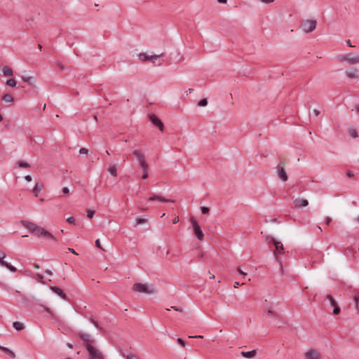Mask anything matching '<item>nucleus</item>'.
<instances>
[{
    "label": "nucleus",
    "mask_w": 359,
    "mask_h": 359,
    "mask_svg": "<svg viewBox=\"0 0 359 359\" xmlns=\"http://www.w3.org/2000/svg\"><path fill=\"white\" fill-rule=\"evenodd\" d=\"M80 154H87L88 153V150L84 147H82L79 151Z\"/></svg>",
    "instance_id": "41"
},
{
    "label": "nucleus",
    "mask_w": 359,
    "mask_h": 359,
    "mask_svg": "<svg viewBox=\"0 0 359 359\" xmlns=\"http://www.w3.org/2000/svg\"><path fill=\"white\" fill-rule=\"evenodd\" d=\"M149 121L152 123L153 125L156 126L158 128L160 131L163 132L164 130V125L163 122L160 120V118L155 114H150L149 116Z\"/></svg>",
    "instance_id": "10"
},
{
    "label": "nucleus",
    "mask_w": 359,
    "mask_h": 359,
    "mask_svg": "<svg viewBox=\"0 0 359 359\" xmlns=\"http://www.w3.org/2000/svg\"><path fill=\"white\" fill-rule=\"evenodd\" d=\"M147 222V219H143V218H137L136 219V223L135 224L136 225H138V224H144Z\"/></svg>",
    "instance_id": "36"
},
{
    "label": "nucleus",
    "mask_w": 359,
    "mask_h": 359,
    "mask_svg": "<svg viewBox=\"0 0 359 359\" xmlns=\"http://www.w3.org/2000/svg\"><path fill=\"white\" fill-rule=\"evenodd\" d=\"M178 222H179V217H175L172 219V223H173V224H177Z\"/></svg>",
    "instance_id": "58"
},
{
    "label": "nucleus",
    "mask_w": 359,
    "mask_h": 359,
    "mask_svg": "<svg viewBox=\"0 0 359 359\" xmlns=\"http://www.w3.org/2000/svg\"><path fill=\"white\" fill-rule=\"evenodd\" d=\"M25 226L31 232L34 233L38 226L36 224L30 222H26V224H24Z\"/></svg>",
    "instance_id": "17"
},
{
    "label": "nucleus",
    "mask_w": 359,
    "mask_h": 359,
    "mask_svg": "<svg viewBox=\"0 0 359 359\" xmlns=\"http://www.w3.org/2000/svg\"><path fill=\"white\" fill-rule=\"evenodd\" d=\"M13 326L17 331L22 330L25 327L24 325L18 321L14 322Z\"/></svg>",
    "instance_id": "25"
},
{
    "label": "nucleus",
    "mask_w": 359,
    "mask_h": 359,
    "mask_svg": "<svg viewBox=\"0 0 359 359\" xmlns=\"http://www.w3.org/2000/svg\"><path fill=\"white\" fill-rule=\"evenodd\" d=\"M41 306L43 308V309H44L47 313H48L50 315V316H51L52 318L54 316V314H53V311H52L49 308L46 307V306Z\"/></svg>",
    "instance_id": "39"
},
{
    "label": "nucleus",
    "mask_w": 359,
    "mask_h": 359,
    "mask_svg": "<svg viewBox=\"0 0 359 359\" xmlns=\"http://www.w3.org/2000/svg\"><path fill=\"white\" fill-rule=\"evenodd\" d=\"M43 189V184L36 183L33 189V193L34 194L35 196H38V193L41 191Z\"/></svg>",
    "instance_id": "23"
},
{
    "label": "nucleus",
    "mask_w": 359,
    "mask_h": 359,
    "mask_svg": "<svg viewBox=\"0 0 359 359\" xmlns=\"http://www.w3.org/2000/svg\"><path fill=\"white\" fill-rule=\"evenodd\" d=\"M305 358L306 359H320L321 356L318 351L311 349L305 353Z\"/></svg>",
    "instance_id": "11"
},
{
    "label": "nucleus",
    "mask_w": 359,
    "mask_h": 359,
    "mask_svg": "<svg viewBox=\"0 0 359 359\" xmlns=\"http://www.w3.org/2000/svg\"><path fill=\"white\" fill-rule=\"evenodd\" d=\"M346 75L350 79H358L359 76L358 70L356 68H352L346 72Z\"/></svg>",
    "instance_id": "16"
},
{
    "label": "nucleus",
    "mask_w": 359,
    "mask_h": 359,
    "mask_svg": "<svg viewBox=\"0 0 359 359\" xmlns=\"http://www.w3.org/2000/svg\"><path fill=\"white\" fill-rule=\"evenodd\" d=\"M353 301L355 303V309L358 313L359 312V296L355 294L353 296Z\"/></svg>",
    "instance_id": "27"
},
{
    "label": "nucleus",
    "mask_w": 359,
    "mask_h": 359,
    "mask_svg": "<svg viewBox=\"0 0 359 359\" xmlns=\"http://www.w3.org/2000/svg\"><path fill=\"white\" fill-rule=\"evenodd\" d=\"M6 253L0 250V265L1 266L2 262H5L6 261L4 259L6 257Z\"/></svg>",
    "instance_id": "35"
},
{
    "label": "nucleus",
    "mask_w": 359,
    "mask_h": 359,
    "mask_svg": "<svg viewBox=\"0 0 359 359\" xmlns=\"http://www.w3.org/2000/svg\"><path fill=\"white\" fill-rule=\"evenodd\" d=\"M217 1L220 4H226L227 0H217Z\"/></svg>",
    "instance_id": "64"
},
{
    "label": "nucleus",
    "mask_w": 359,
    "mask_h": 359,
    "mask_svg": "<svg viewBox=\"0 0 359 359\" xmlns=\"http://www.w3.org/2000/svg\"><path fill=\"white\" fill-rule=\"evenodd\" d=\"M22 79L25 82L29 83L32 80V76H22Z\"/></svg>",
    "instance_id": "43"
},
{
    "label": "nucleus",
    "mask_w": 359,
    "mask_h": 359,
    "mask_svg": "<svg viewBox=\"0 0 359 359\" xmlns=\"http://www.w3.org/2000/svg\"><path fill=\"white\" fill-rule=\"evenodd\" d=\"M55 64L57 65L60 70L65 69V65L61 62L56 61Z\"/></svg>",
    "instance_id": "42"
},
{
    "label": "nucleus",
    "mask_w": 359,
    "mask_h": 359,
    "mask_svg": "<svg viewBox=\"0 0 359 359\" xmlns=\"http://www.w3.org/2000/svg\"><path fill=\"white\" fill-rule=\"evenodd\" d=\"M317 25V22L315 20H306L302 22L301 28L302 30L306 32L309 33L311 32H313Z\"/></svg>",
    "instance_id": "5"
},
{
    "label": "nucleus",
    "mask_w": 359,
    "mask_h": 359,
    "mask_svg": "<svg viewBox=\"0 0 359 359\" xmlns=\"http://www.w3.org/2000/svg\"><path fill=\"white\" fill-rule=\"evenodd\" d=\"M276 172L278 178L283 182H286L288 179L287 175L285 170V163L283 162H280L276 167Z\"/></svg>",
    "instance_id": "7"
},
{
    "label": "nucleus",
    "mask_w": 359,
    "mask_h": 359,
    "mask_svg": "<svg viewBox=\"0 0 359 359\" xmlns=\"http://www.w3.org/2000/svg\"><path fill=\"white\" fill-rule=\"evenodd\" d=\"M190 222L192 224V226L194 229V235L196 236V237L199 241L203 240V238H204L203 233L199 224H198V222H196V220L195 219V218L194 217H191Z\"/></svg>",
    "instance_id": "6"
},
{
    "label": "nucleus",
    "mask_w": 359,
    "mask_h": 359,
    "mask_svg": "<svg viewBox=\"0 0 359 359\" xmlns=\"http://www.w3.org/2000/svg\"><path fill=\"white\" fill-rule=\"evenodd\" d=\"M267 313L269 316H276V317L278 316V314L271 309H269L267 311Z\"/></svg>",
    "instance_id": "45"
},
{
    "label": "nucleus",
    "mask_w": 359,
    "mask_h": 359,
    "mask_svg": "<svg viewBox=\"0 0 359 359\" xmlns=\"http://www.w3.org/2000/svg\"><path fill=\"white\" fill-rule=\"evenodd\" d=\"M346 44L350 47H353V46L351 44V42L349 39L346 40Z\"/></svg>",
    "instance_id": "62"
},
{
    "label": "nucleus",
    "mask_w": 359,
    "mask_h": 359,
    "mask_svg": "<svg viewBox=\"0 0 359 359\" xmlns=\"http://www.w3.org/2000/svg\"><path fill=\"white\" fill-rule=\"evenodd\" d=\"M1 100H2V101H4L5 102H9V103H12L14 101L13 97L11 95L8 94V93L3 95Z\"/></svg>",
    "instance_id": "21"
},
{
    "label": "nucleus",
    "mask_w": 359,
    "mask_h": 359,
    "mask_svg": "<svg viewBox=\"0 0 359 359\" xmlns=\"http://www.w3.org/2000/svg\"><path fill=\"white\" fill-rule=\"evenodd\" d=\"M108 171L114 177L117 176V170H116V167L115 165H110L108 168Z\"/></svg>",
    "instance_id": "26"
},
{
    "label": "nucleus",
    "mask_w": 359,
    "mask_h": 359,
    "mask_svg": "<svg viewBox=\"0 0 359 359\" xmlns=\"http://www.w3.org/2000/svg\"><path fill=\"white\" fill-rule=\"evenodd\" d=\"M337 59L340 62H346L350 65H355L359 63V53L354 55L351 54L339 55Z\"/></svg>",
    "instance_id": "4"
},
{
    "label": "nucleus",
    "mask_w": 359,
    "mask_h": 359,
    "mask_svg": "<svg viewBox=\"0 0 359 359\" xmlns=\"http://www.w3.org/2000/svg\"><path fill=\"white\" fill-rule=\"evenodd\" d=\"M256 353L257 351L255 349L250 351H242L241 353V355L246 358H252L255 356Z\"/></svg>",
    "instance_id": "18"
},
{
    "label": "nucleus",
    "mask_w": 359,
    "mask_h": 359,
    "mask_svg": "<svg viewBox=\"0 0 359 359\" xmlns=\"http://www.w3.org/2000/svg\"><path fill=\"white\" fill-rule=\"evenodd\" d=\"M45 273H46L47 275H48V276H52V275H53L52 271H51L50 270H49V269H46V270L45 271Z\"/></svg>",
    "instance_id": "59"
},
{
    "label": "nucleus",
    "mask_w": 359,
    "mask_h": 359,
    "mask_svg": "<svg viewBox=\"0 0 359 359\" xmlns=\"http://www.w3.org/2000/svg\"><path fill=\"white\" fill-rule=\"evenodd\" d=\"M189 338L202 339V338H203V337L202 335H196V336H190Z\"/></svg>",
    "instance_id": "56"
},
{
    "label": "nucleus",
    "mask_w": 359,
    "mask_h": 359,
    "mask_svg": "<svg viewBox=\"0 0 359 359\" xmlns=\"http://www.w3.org/2000/svg\"><path fill=\"white\" fill-rule=\"evenodd\" d=\"M95 245L97 248H98L99 249H100L102 251H105L104 249H103V248L102 247L101 244H100V241L99 239H97L95 241Z\"/></svg>",
    "instance_id": "40"
},
{
    "label": "nucleus",
    "mask_w": 359,
    "mask_h": 359,
    "mask_svg": "<svg viewBox=\"0 0 359 359\" xmlns=\"http://www.w3.org/2000/svg\"><path fill=\"white\" fill-rule=\"evenodd\" d=\"M259 1L264 3V4H269L271 2H273L274 0H259Z\"/></svg>",
    "instance_id": "53"
},
{
    "label": "nucleus",
    "mask_w": 359,
    "mask_h": 359,
    "mask_svg": "<svg viewBox=\"0 0 359 359\" xmlns=\"http://www.w3.org/2000/svg\"><path fill=\"white\" fill-rule=\"evenodd\" d=\"M171 309L177 311L182 312V309L177 307L175 306H171Z\"/></svg>",
    "instance_id": "51"
},
{
    "label": "nucleus",
    "mask_w": 359,
    "mask_h": 359,
    "mask_svg": "<svg viewBox=\"0 0 359 359\" xmlns=\"http://www.w3.org/2000/svg\"><path fill=\"white\" fill-rule=\"evenodd\" d=\"M201 213L203 214V215L208 214L209 212H210L209 208L205 207V206L201 207Z\"/></svg>",
    "instance_id": "37"
},
{
    "label": "nucleus",
    "mask_w": 359,
    "mask_h": 359,
    "mask_svg": "<svg viewBox=\"0 0 359 359\" xmlns=\"http://www.w3.org/2000/svg\"><path fill=\"white\" fill-rule=\"evenodd\" d=\"M67 250L69 252H70L73 254L77 255V253L75 252V250L74 249L69 248Z\"/></svg>",
    "instance_id": "61"
},
{
    "label": "nucleus",
    "mask_w": 359,
    "mask_h": 359,
    "mask_svg": "<svg viewBox=\"0 0 359 359\" xmlns=\"http://www.w3.org/2000/svg\"><path fill=\"white\" fill-rule=\"evenodd\" d=\"M294 205L295 208H301L307 206L309 205V201L304 198H296L294 200Z\"/></svg>",
    "instance_id": "13"
},
{
    "label": "nucleus",
    "mask_w": 359,
    "mask_h": 359,
    "mask_svg": "<svg viewBox=\"0 0 359 359\" xmlns=\"http://www.w3.org/2000/svg\"><path fill=\"white\" fill-rule=\"evenodd\" d=\"M267 241H268L269 243H272L274 245L275 248H276V250H274V252H273L274 257H276V261L280 264V270L282 271V273H283L282 262L278 259V254L283 253V245L281 242L276 241L273 237H271V238L268 237Z\"/></svg>",
    "instance_id": "3"
},
{
    "label": "nucleus",
    "mask_w": 359,
    "mask_h": 359,
    "mask_svg": "<svg viewBox=\"0 0 359 359\" xmlns=\"http://www.w3.org/2000/svg\"><path fill=\"white\" fill-rule=\"evenodd\" d=\"M127 359H137L135 355L129 354L127 355Z\"/></svg>",
    "instance_id": "55"
},
{
    "label": "nucleus",
    "mask_w": 359,
    "mask_h": 359,
    "mask_svg": "<svg viewBox=\"0 0 359 359\" xmlns=\"http://www.w3.org/2000/svg\"><path fill=\"white\" fill-rule=\"evenodd\" d=\"M244 283H240L239 282L236 281L234 283V287L237 288L239 285H242Z\"/></svg>",
    "instance_id": "57"
},
{
    "label": "nucleus",
    "mask_w": 359,
    "mask_h": 359,
    "mask_svg": "<svg viewBox=\"0 0 359 359\" xmlns=\"http://www.w3.org/2000/svg\"><path fill=\"white\" fill-rule=\"evenodd\" d=\"M1 266L7 268L12 272H15L17 271V269L15 266H12L11 264L8 263L7 262H2Z\"/></svg>",
    "instance_id": "24"
},
{
    "label": "nucleus",
    "mask_w": 359,
    "mask_h": 359,
    "mask_svg": "<svg viewBox=\"0 0 359 359\" xmlns=\"http://www.w3.org/2000/svg\"><path fill=\"white\" fill-rule=\"evenodd\" d=\"M149 201H158L159 202H164V203H170V202L174 203L175 202V201H173V200L166 199V198H163V196H161L160 195H156V194H153L151 196H150L149 198Z\"/></svg>",
    "instance_id": "12"
},
{
    "label": "nucleus",
    "mask_w": 359,
    "mask_h": 359,
    "mask_svg": "<svg viewBox=\"0 0 359 359\" xmlns=\"http://www.w3.org/2000/svg\"><path fill=\"white\" fill-rule=\"evenodd\" d=\"M2 71L4 73V75L6 76H11L13 74V70L6 66H4L3 67Z\"/></svg>",
    "instance_id": "22"
},
{
    "label": "nucleus",
    "mask_w": 359,
    "mask_h": 359,
    "mask_svg": "<svg viewBox=\"0 0 359 359\" xmlns=\"http://www.w3.org/2000/svg\"><path fill=\"white\" fill-rule=\"evenodd\" d=\"M346 175H347L348 177H353V176H354V175H353V172H352V171H351V170L347 171V172H346Z\"/></svg>",
    "instance_id": "52"
},
{
    "label": "nucleus",
    "mask_w": 359,
    "mask_h": 359,
    "mask_svg": "<svg viewBox=\"0 0 359 359\" xmlns=\"http://www.w3.org/2000/svg\"><path fill=\"white\" fill-rule=\"evenodd\" d=\"M95 215V211L92 210H87V217L90 219L93 218V217Z\"/></svg>",
    "instance_id": "38"
},
{
    "label": "nucleus",
    "mask_w": 359,
    "mask_h": 359,
    "mask_svg": "<svg viewBox=\"0 0 359 359\" xmlns=\"http://www.w3.org/2000/svg\"><path fill=\"white\" fill-rule=\"evenodd\" d=\"M331 222H332V218L331 217H325V224L329 225Z\"/></svg>",
    "instance_id": "47"
},
{
    "label": "nucleus",
    "mask_w": 359,
    "mask_h": 359,
    "mask_svg": "<svg viewBox=\"0 0 359 359\" xmlns=\"http://www.w3.org/2000/svg\"><path fill=\"white\" fill-rule=\"evenodd\" d=\"M17 165L20 168H28L30 167V165L28 163L22 161H18Z\"/></svg>",
    "instance_id": "28"
},
{
    "label": "nucleus",
    "mask_w": 359,
    "mask_h": 359,
    "mask_svg": "<svg viewBox=\"0 0 359 359\" xmlns=\"http://www.w3.org/2000/svg\"><path fill=\"white\" fill-rule=\"evenodd\" d=\"M36 277H37V278H38L41 282H42V283L43 282V278H44V277H43V276L42 274H41V273H36Z\"/></svg>",
    "instance_id": "48"
},
{
    "label": "nucleus",
    "mask_w": 359,
    "mask_h": 359,
    "mask_svg": "<svg viewBox=\"0 0 359 359\" xmlns=\"http://www.w3.org/2000/svg\"><path fill=\"white\" fill-rule=\"evenodd\" d=\"M133 154L135 156V157L139 161L140 165H142L143 163H147L145 161L144 156L139 150H134L133 151Z\"/></svg>",
    "instance_id": "14"
},
{
    "label": "nucleus",
    "mask_w": 359,
    "mask_h": 359,
    "mask_svg": "<svg viewBox=\"0 0 359 359\" xmlns=\"http://www.w3.org/2000/svg\"><path fill=\"white\" fill-rule=\"evenodd\" d=\"M140 166L142 168V169L143 170V175H142V178L143 180H146L149 175V165H148L147 163H143L142 165H141Z\"/></svg>",
    "instance_id": "19"
},
{
    "label": "nucleus",
    "mask_w": 359,
    "mask_h": 359,
    "mask_svg": "<svg viewBox=\"0 0 359 359\" xmlns=\"http://www.w3.org/2000/svg\"><path fill=\"white\" fill-rule=\"evenodd\" d=\"M313 112L316 116L320 114V111H318V109H313Z\"/></svg>",
    "instance_id": "60"
},
{
    "label": "nucleus",
    "mask_w": 359,
    "mask_h": 359,
    "mask_svg": "<svg viewBox=\"0 0 359 359\" xmlns=\"http://www.w3.org/2000/svg\"><path fill=\"white\" fill-rule=\"evenodd\" d=\"M326 299L330 301L331 306H334L337 304L334 297L330 294L327 295Z\"/></svg>",
    "instance_id": "30"
},
{
    "label": "nucleus",
    "mask_w": 359,
    "mask_h": 359,
    "mask_svg": "<svg viewBox=\"0 0 359 359\" xmlns=\"http://www.w3.org/2000/svg\"><path fill=\"white\" fill-rule=\"evenodd\" d=\"M76 335L82 341L83 346L88 351L89 359H104L102 353L93 346V344H95V339L90 334L79 331L76 333Z\"/></svg>",
    "instance_id": "1"
},
{
    "label": "nucleus",
    "mask_w": 359,
    "mask_h": 359,
    "mask_svg": "<svg viewBox=\"0 0 359 359\" xmlns=\"http://www.w3.org/2000/svg\"><path fill=\"white\" fill-rule=\"evenodd\" d=\"M207 104L208 100L206 98H203L198 102V106L199 107H205Z\"/></svg>",
    "instance_id": "32"
},
{
    "label": "nucleus",
    "mask_w": 359,
    "mask_h": 359,
    "mask_svg": "<svg viewBox=\"0 0 359 359\" xmlns=\"http://www.w3.org/2000/svg\"><path fill=\"white\" fill-rule=\"evenodd\" d=\"M193 92H194V89H193V88H189V89L186 91V93H187V95L188 93H193Z\"/></svg>",
    "instance_id": "63"
},
{
    "label": "nucleus",
    "mask_w": 359,
    "mask_h": 359,
    "mask_svg": "<svg viewBox=\"0 0 359 359\" xmlns=\"http://www.w3.org/2000/svg\"><path fill=\"white\" fill-rule=\"evenodd\" d=\"M237 271H238L241 275H242L243 278H245V276L247 275V273H245V272H243V271L241 270V269L240 267H238V268L237 269Z\"/></svg>",
    "instance_id": "49"
},
{
    "label": "nucleus",
    "mask_w": 359,
    "mask_h": 359,
    "mask_svg": "<svg viewBox=\"0 0 359 359\" xmlns=\"http://www.w3.org/2000/svg\"><path fill=\"white\" fill-rule=\"evenodd\" d=\"M89 320L97 327L100 328L99 326V322L97 320H95L92 316L89 318Z\"/></svg>",
    "instance_id": "34"
},
{
    "label": "nucleus",
    "mask_w": 359,
    "mask_h": 359,
    "mask_svg": "<svg viewBox=\"0 0 359 359\" xmlns=\"http://www.w3.org/2000/svg\"><path fill=\"white\" fill-rule=\"evenodd\" d=\"M62 191L63 194H67L69 193V189L68 187H63Z\"/></svg>",
    "instance_id": "50"
},
{
    "label": "nucleus",
    "mask_w": 359,
    "mask_h": 359,
    "mask_svg": "<svg viewBox=\"0 0 359 359\" xmlns=\"http://www.w3.org/2000/svg\"><path fill=\"white\" fill-rule=\"evenodd\" d=\"M332 306L334 307L333 313L334 315H338L341 311L339 306L337 305V304Z\"/></svg>",
    "instance_id": "33"
},
{
    "label": "nucleus",
    "mask_w": 359,
    "mask_h": 359,
    "mask_svg": "<svg viewBox=\"0 0 359 359\" xmlns=\"http://www.w3.org/2000/svg\"><path fill=\"white\" fill-rule=\"evenodd\" d=\"M50 290L55 292V294H58L61 298H62L63 299L65 300H67L68 298L66 295V294L63 292V290L62 289H60V287H56V286H53V287H50Z\"/></svg>",
    "instance_id": "15"
},
{
    "label": "nucleus",
    "mask_w": 359,
    "mask_h": 359,
    "mask_svg": "<svg viewBox=\"0 0 359 359\" xmlns=\"http://www.w3.org/2000/svg\"><path fill=\"white\" fill-rule=\"evenodd\" d=\"M67 222L69 223V224H74L75 222V219L74 217H69L67 219Z\"/></svg>",
    "instance_id": "46"
},
{
    "label": "nucleus",
    "mask_w": 359,
    "mask_h": 359,
    "mask_svg": "<svg viewBox=\"0 0 359 359\" xmlns=\"http://www.w3.org/2000/svg\"><path fill=\"white\" fill-rule=\"evenodd\" d=\"M349 134L353 138H357L358 137V133L354 128L349 129Z\"/></svg>",
    "instance_id": "31"
},
{
    "label": "nucleus",
    "mask_w": 359,
    "mask_h": 359,
    "mask_svg": "<svg viewBox=\"0 0 359 359\" xmlns=\"http://www.w3.org/2000/svg\"><path fill=\"white\" fill-rule=\"evenodd\" d=\"M132 290L134 292L144 293L147 294H154L156 292V290L152 285H149L147 283H137L133 285Z\"/></svg>",
    "instance_id": "2"
},
{
    "label": "nucleus",
    "mask_w": 359,
    "mask_h": 359,
    "mask_svg": "<svg viewBox=\"0 0 359 359\" xmlns=\"http://www.w3.org/2000/svg\"><path fill=\"white\" fill-rule=\"evenodd\" d=\"M0 350L4 351L5 353L8 355L12 358H15L16 356L15 353L13 351L10 350L9 348H8L6 347L0 346Z\"/></svg>",
    "instance_id": "20"
},
{
    "label": "nucleus",
    "mask_w": 359,
    "mask_h": 359,
    "mask_svg": "<svg viewBox=\"0 0 359 359\" xmlns=\"http://www.w3.org/2000/svg\"><path fill=\"white\" fill-rule=\"evenodd\" d=\"M6 83L11 87H15L17 85V82L14 79H8Z\"/></svg>",
    "instance_id": "29"
},
{
    "label": "nucleus",
    "mask_w": 359,
    "mask_h": 359,
    "mask_svg": "<svg viewBox=\"0 0 359 359\" xmlns=\"http://www.w3.org/2000/svg\"><path fill=\"white\" fill-rule=\"evenodd\" d=\"M163 55H164L163 53L158 54V55H148L144 53H141L139 54L138 57L141 61H143V62L150 61L152 63H155L156 60H157L158 57H162Z\"/></svg>",
    "instance_id": "8"
},
{
    "label": "nucleus",
    "mask_w": 359,
    "mask_h": 359,
    "mask_svg": "<svg viewBox=\"0 0 359 359\" xmlns=\"http://www.w3.org/2000/svg\"><path fill=\"white\" fill-rule=\"evenodd\" d=\"M25 180L27 181V182H31L32 178L30 175H26L25 177Z\"/></svg>",
    "instance_id": "54"
},
{
    "label": "nucleus",
    "mask_w": 359,
    "mask_h": 359,
    "mask_svg": "<svg viewBox=\"0 0 359 359\" xmlns=\"http://www.w3.org/2000/svg\"><path fill=\"white\" fill-rule=\"evenodd\" d=\"M34 233H35L38 236H41L48 239H52L54 241L56 240L55 236L51 233L46 231V229H44L43 228H42L40 226H38L36 231Z\"/></svg>",
    "instance_id": "9"
},
{
    "label": "nucleus",
    "mask_w": 359,
    "mask_h": 359,
    "mask_svg": "<svg viewBox=\"0 0 359 359\" xmlns=\"http://www.w3.org/2000/svg\"><path fill=\"white\" fill-rule=\"evenodd\" d=\"M177 341L179 344H180L182 346H185L186 345L185 341L181 338H177Z\"/></svg>",
    "instance_id": "44"
}]
</instances>
